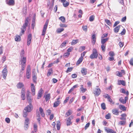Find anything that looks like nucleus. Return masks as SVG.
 Masks as SVG:
<instances>
[{
	"label": "nucleus",
	"instance_id": "1",
	"mask_svg": "<svg viewBox=\"0 0 133 133\" xmlns=\"http://www.w3.org/2000/svg\"><path fill=\"white\" fill-rule=\"evenodd\" d=\"M26 59H21L19 62L20 64L21 65V69L20 73H21L22 71L24 70L26 66Z\"/></svg>",
	"mask_w": 133,
	"mask_h": 133
},
{
	"label": "nucleus",
	"instance_id": "2",
	"mask_svg": "<svg viewBox=\"0 0 133 133\" xmlns=\"http://www.w3.org/2000/svg\"><path fill=\"white\" fill-rule=\"evenodd\" d=\"M26 75L27 79H29L31 77V68L30 65H28L26 68Z\"/></svg>",
	"mask_w": 133,
	"mask_h": 133
},
{
	"label": "nucleus",
	"instance_id": "3",
	"mask_svg": "<svg viewBox=\"0 0 133 133\" xmlns=\"http://www.w3.org/2000/svg\"><path fill=\"white\" fill-rule=\"evenodd\" d=\"M97 88H95L93 91V94L95 96H98L100 94L101 92V90L100 88L97 87Z\"/></svg>",
	"mask_w": 133,
	"mask_h": 133
},
{
	"label": "nucleus",
	"instance_id": "4",
	"mask_svg": "<svg viewBox=\"0 0 133 133\" xmlns=\"http://www.w3.org/2000/svg\"><path fill=\"white\" fill-rule=\"evenodd\" d=\"M8 70L6 65L5 66V67L2 71V73L3 78L5 79L7 75Z\"/></svg>",
	"mask_w": 133,
	"mask_h": 133
},
{
	"label": "nucleus",
	"instance_id": "5",
	"mask_svg": "<svg viewBox=\"0 0 133 133\" xmlns=\"http://www.w3.org/2000/svg\"><path fill=\"white\" fill-rule=\"evenodd\" d=\"M21 97L23 100L25 99V89L24 88H22L21 89Z\"/></svg>",
	"mask_w": 133,
	"mask_h": 133
},
{
	"label": "nucleus",
	"instance_id": "6",
	"mask_svg": "<svg viewBox=\"0 0 133 133\" xmlns=\"http://www.w3.org/2000/svg\"><path fill=\"white\" fill-rule=\"evenodd\" d=\"M30 92L29 90H28L27 91L26 93V99L28 101V103L29 104H31V102L32 101V99L30 97Z\"/></svg>",
	"mask_w": 133,
	"mask_h": 133
},
{
	"label": "nucleus",
	"instance_id": "7",
	"mask_svg": "<svg viewBox=\"0 0 133 133\" xmlns=\"http://www.w3.org/2000/svg\"><path fill=\"white\" fill-rule=\"evenodd\" d=\"M48 24V22H46L43 27V29L42 31V36H44L45 35Z\"/></svg>",
	"mask_w": 133,
	"mask_h": 133
},
{
	"label": "nucleus",
	"instance_id": "8",
	"mask_svg": "<svg viewBox=\"0 0 133 133\" xmlns=\"http://www.w3.org/2000/svg\"><path fill=\"white\" fill-rule=\"evenodd\" d=\"M93 53L90 56V58H96L97 57L98 53L96 49H94L93 50Z\"/></svg>",
	"mask_w": 133,
	"mask_h": 133
},
{
	"label": "nucleus",
	"instance_id": "9",
	"mask_svg": "<svg viewBox=\"0 0 133 133\" xmlns=\"http://www.w3.org/2000/svg\"><path fill=\"white\" fill-rule=\"evenodd\" d=\"M32 105L31 104H29V105H28L24 108V110L28 112H30L32 110Z\"/></svg>",
	"mask_w": 133,
	"mask_h": 133
},
{
	"label": "nucleus",
	"instance_id": "10",
	"mask_svg": "<svg viewBox=\"0 0 133 133\" xmlns=\"http://www.w3.org/2000/svg\"><path fill=\"white\" fill-rule=\"evenodd\" d=\"M105 98H107L108 101L111 103L112 104H114V102L112 101L110 97V96L107 94H106L105 95H104Z\"/></svg>",
	"mask_w": 133,
	"mask_h": 133
},
{
	"label": "nucleus",
	"instance_id": "11",
	"mask_svg": "<svg viewBox=\"0 0 133 133\" xmlns=\"http://www.w3.org/2000/svg\"><path fill=\"white\" fill-rule=\"evenodd\" d=\"M31 90L32 95L34 96L35 94V88L34 84L32 83L31 84Z\"/></svg>",
	"mask_w": 133,
	"mask_h": 133
},
{
	"label": "nucleus",
	"instance_id": "12",
	"mask_svg": "<svg viewBox=\"0 0 133 133\" xmlns=\"http://www.w3.org/2000/svg\"><path fill=\"white\" fill-rule=\"evenodd\" d=\"M73 116H71L67 119L66 120V124L67 126L70 125L72 124V123L71 120V119H73Z\"/></svg>",
	"mask_w": 133,
	"mask_h": 133
},
{
	"label": "nucleus",
	"instance_id": "13",
	"mask_svg": "<svg viewBox=\"0 0 133 133\" xmlns=\"http://www.w3.org/2000/svg\"><path fill=\"white\" fill-rule=\"evenodd\" d=\"M60 97L58 98L56 100L57 101L55 102L54 104V107H57L61 103V102L59 99H60Z\"/></svg>",
	"mask_w": 133,
	"mask_h": 133
},
{
	"label": "nucleus",
	"instance_id": "14",
	"mask_svg": "<svg viewBox=\"0 0 133 133\" xmlns=\"http://www.w3.org/2000/svg\"><path fill=\"white\" fill-rule=\"evenodd\" d=\"M6 4L9 5H13L15 4L14 0H6Z\"/></svg>",
	"mask_w": 133,
	"mask_h": 133
},
{
	"label": "nucleus",
	"instance_id": "15",
	"mask_svg": "<svg viewBox=\"0 0 133 133\" xmlns=\"http://www.w3.org/2000/svg\"><path fill=\"white\" fill-rule=\"evenodd\" d=\"M32 39V35L31 34H29L28 37L27 45H29L31 43V39Z\"/></svg>",
	"mask_w": 133,
	"mask_h": 133
},
{
	"label": "nucleus",
	"instance_id": "16",
	"mask_svg": "<svg viewBox=\"0 0 133 133\" xmlns=\"http://www.w3.org/2000/svg\"><path fill=\"white\" fill-rule=\"evenodd\" d=\"M125 73V71L123 70H122L121 72L119 71L117 72V75L118 76L121 77L123 75H124Z\"/></svg>",
	"mask_w": 133,
	"mask_h": 133
},
{
	"label": "nucleus",
	"instance_id": "17",
	"mask_svg": "<svg viewBox=\"0 0 133 133\" xmlns=\"http://www.w3.org/2000/svg\"><path fill=\"white\" fill-rule=\"evenodd\" d=\"M43 90H42V88H41L40 89V90L38 91V96L37 97V99H39L40 98L43 94Z\"/></svg>",
	"mask_w": 133,
	"mask_h": 133
},
{
	"label": "nucleus",
	"instance_id": "18",
	"mask_svg": "<svg viewBox=\"0 0 133 133\" xmlns=\"http://www.w3.org/2000/svg\"><path fill=\"white\" fill-rule=\"evenodd\" d=\"M81 72L83 75H85L87 74V69L84 68H81Z\"/></svg>",
	"mask_w": 133,
	"mask_h": 133
},
{
	"label": "nucleus",
	"instance_id": "19",
	"mask_svg": "<svg viewBox=\"0 0 133 133\" xmlns=\"http://www.w3.org/2000/svg\"><path fill=\"white\" fill-rule=\"evenodd\" d=\"M17 87L18 89H21V88H24V85L22 83L19 82L17 83Z\"/></svg>",
	"mask_w": 133,
	"mask_h": 133
},
{
	"label": "nucleus",
	"instance_id": "20",
	"mask_svg": "<svg viewBox=\"0 0 133 133\" xmlns=\"http://www.w3.org/2000/svg\"><path fill=\"white\" fill-rule=\"evenodd\" d=\"M119 111L118 109H114L112 110V112L113 114L118 115L119 114Z\"/></svg>",
	"mask_w": 133,
	"mask_h": 133
},
{
	"label": "nucleus",
	"instance_id": "21",
	"mask_svg": "<svg viewBox=\"0 0 133 133\" xmlns=\"http://www.w3.org/2000/svg\"><path fill=\"white\" fill-rule=\"evenodd\" d=\"M39 110L41 116L43 117H44L45 116V114L44 112L43 109V108L41 107H40L39 108Z\"/></svg>",
	"mask_w": 133,
	"mask_h": 133
},
{
	"label": "nucleus",
	"instance_id": "22",
	"mask_svg": "<svg viewBox=\"0 0 133 133\" xmlns=\"http://www.w3.org/2000/svg\"><path fill=\"white\" fill-rule=\"evenodd\" d=\"M29 23V21L28 18H26L25 21V23L23 24L22 27L24 29H26V27L28 25Z\"/></svg>",
	"mask_w": 133,
	"mask_h": 133
},
{
	"label": "nucleus",
	"instance_id": "23",
	"mask_svg": "<svg viewBox=\"0 0 133 133\" xmlns=\"http://www.w3.org/2000/svg\"><path fill=\"white\" fill-rule=\"evenodd\" d=\"M81 87L80 89V90L82 93H84L87 90V89L86 88H84L83 85H81Z\"/></svg>",
	"mask_w": 133,
	"mask_h": 133
},
{
	"label": "nucleus",
	"instance_id": "24",
	"mask_svg": "<svg viewBox=\"0 0 133 133\" xmlns=\"http://www.w3.org/2000/svg\"><path fill=\"white\" fill-rule=\"evenodd\" d=\"M105 130L107 133H116L115 131L111 129L106 128L105 129Z\"/></svg>",
	"mask_w": 133,
	"mask_h": 133
},
{
	"label": "nucleus",
	"instance_id": "25",
	"mask_svg": "<svg viewBox=\"0 0 133 133\" xmlns=\"http://www.w3.org/2000/svg\"><path fill=\"white\" fill-rule=\"evenodd\" d=\"M44 97H45L46 102L49 101L51 97L50 94H47L44 96Z\"/></svg>",
	"mask_w": 133,
	"mask_h": 133
},
{
	"label": "nucleus",
	"instance_id": "26",
	"mask_svg": "<svg viewBox=\"0 0 133 133\" xmlns=\"http://www.w3.org/2000/svg\"><path fill=\"white\" fill-rule=\"evenodd\" d=\"M118 84L119 85L122 84L123 86H125V82L123 80H119L118 81Z\"/></svg>",
	"mask_w": 133,
	"mask_h": 133
},
{
	"label": "nucleus",
	"instance_id": "27",
	"mask_svg": "<svg viewBox=\"0 0 133 133\" xmlns=\"http://www.w3.org/2000/svg\"><path fill=\"white\" fill-rule=\"evenodd\" d=\"M121 117L120 118V119L121 120H125L126 118L127 117V115L126 114H122L121 115Z\"/></svg>",
	"mask_w": 133,
	"mask_h": 133
},
{
	"label": "nucleus",
	"instance_id": "28",
	"mask_svg": "<svg viewBox=\"0 0 133 133\" xmlns=\"http://www.w3.org/2000/svg\"><path fill=\"white\" fill-rule=\"evenodd\" d=\"M92 43L94 44L96 41V37L95 35V34L92 35Z\"/></svg>",
	"mask_w": 133,
	"mask_h": 133
},
{
	"label": "nucleus",
	"instance_id": "29",
	"mask_svg": "<svg viewBox=\"0 0 133 133\" xmlns=\"http://www.w3.org/2000/svg\"><path fill=\"white\" fill-rule=\"evenodd\" d=\"M121 26L120 25H118L115 27L114 29V32L115 33L118 32L119 31Z\"/></svg>",
	"mask_w": 133,
	"mask_h": 133
},
{
	"label": "nucleus",
	"instance_id": "30",
	"mask_svg": "<svg viewBox=\"0 0 133 133\" xmlns=\"http://www.w3.org/2000/svg\"><path fill=\"white\" fill-rule=\"evenodd\" d=\"M32 79L34 82L36 83V81L37 79L36 73H35V74H34V76L32 77Z\"/></svg>",
	"mask_w": 133,
	"mask_h": 133
},
{
	"label": "nucleus",
	"instance_id": "31",
	"mask_svg": "<svg viewBox=\"0 0 133 133\" xmlns=\"http://www.w3.org/2000/svg\"><path fill=\"white\" fill-rule=\"evenodd\" d=\"M72 114V111L71 110H69L66 113L65 116L66 117H68Z\"/></svg>",
	"mask_w": 133,
	"mask_h": 133
},
{
	"label": "nucleus",
	"instance_id": "32",
	"mask_svg": "<svg viewBox=\"0 0 133 133\" xmlns=\"http://www.w3.org/2000/svg\"><path fill=\"white\" fill-rule=\"evenodd\" d=\"M119 109L123 111H125L126 110L125 107L122 105H119Z\"/></svg>",
	"mask_w": 133,
	"mask_h": 133
},
{
	"label": "nucleus",
	"instance_id": "33",
	"mask_svg": "<svg viewBox=\"0 0 133 133\" xmlns=\"http://www.w3.org/2000/svg\"><path fill=\"white\" fill-rule=\"evenodd\" d=\"M21 37L19 35H16V36L15 37V40L16 41H19L21 40Z\"/></svg>",
	"mask_w": 133,
	"mask_h": 133
},
{
	"label": "nucleus",
	"instance_id": "34",
	"mask_svg": "<svg viewBox=\"0 0 133 133\" xmlns=\"http://www.w3.org/2000/svg\"><path fill=\"white\" fill-rule=\"evenodd\" d=\"M108 40V38H107L105 39H102L101 40V43L102 44H105V42L107 41Z\"/></svg>",
	"mask_w": 133,
	"mask_h": 133
},
{
	"label": "nucleus",
	"instance_id": "35",
	"mask_svg": "<svg viewBox=\"0 0 133 133\" xmlns=\"http://www.w3.org/2000/svg\"><path fill=\"white\" fill-rule=\"evenodd\" d=\"M52 72L53 70L51 68L49 69L47 74L48 76H49Z\"/></svg>",
	"mask_w": 133,
	"mask_h": 133
},
{
	"label": "nucleus",
	"instance_id": "36",
	"mask_svg": "<svg viewBox=\"0 0 133 133\" xmlns=\"http://www.w3.org/2000/svg\"><path fill=\"white\" fill-rule=\"evenodd\" d=\"M78 42V39L73 40L71 42V44L72 45H74L77 43Z\"/></svg>",
	"mask_w": 133,
	"mask_h": 133
},
{
	"label": "nucleus",
	"instance_id": "37",
	"mask_svg": "<svg viewBox=\"0 0 133 133\" xmlns=\"http://www.w3.org/2000/svg\"><path fill=\"white\" fill-rule=\"evenodd\" d=\"M119 100L123 104L125 103L126 102V99H123L122 97Z\"/></svg>",
	"mask_w": 133,
	"mask_h": 133
},
{
	"label": "nucleus",
	"instance_id": "38",
	"mask_svg": "<svg viewBox=\"0 0 133 133\" xmlns=\"http://www.w3.org/2000/svg\"><path fill=\"white\" fill-rule=\"evenodd\" d=\"M59 19L63 23H64L65 22V18L64 17L61 16L59 18Z\"/></svg>",
	"mask_w": 133,
	"mask_h": 133
},
{
	"label": "nucleus",
	"instance_id": "39",
	"mask_svg": "<svg viewBox=\"0 0 133 133\" xmlns=\"http://www.w3.org/2000/svg\"><path fill=\"white\" fill-rule=\"evenodd\" d=\"M36 114L37 116L38 117L37 120L38 121H40V114L38 111H36Z\"/></svg>",
	"mask_w": 133,
	"mask_h": 133
},
{
	"label": "nucleus",
	"instance_id": "40",
	"mask_svg": "<svg viewBox=\"0 0 133 133\" xmlns=\"http://www.w3.org/2000/svg\"><path fill=\"white\" fill-rule=\"evenodd\" d=\"M66 43V41H65L63 42L61 44L60 46L61 48H62L65 46V45Z\"/></svg>",
	"mask_w": 133,
	"mask_h": 133
},
{
	"label": "nucleus",
	"instance_id": "41",
	"mask_svg": "<svg viewBox=\"0 0 133 133\" xmlns=\"http://www.w3.org/2000/svg\"><path fill=\"white\" fill-rule=\"evenodd\" d=\"M82 61L83 59H79L76 63V65H78L82 62Z\"/></svg>",
	"mask_w": 133,
	"mask_h": 133
},
{
	"label": "nucleus",
	"instance_id": "42",
	"mask_svg": "<svg viewBox=\"0 0 133 133\" xmlns=\"http://www.w3.org/2000/svg\"><path fill=\"white\" fill-rule=\"evenodd\" d=\"M94 19L95 16L94 15H92L90 16L89 20L91 22H92L94 20Z\"/></svg>",
	"mask_w": 133,
	"mask_h": 133
},
{
	"label": "nucleus",
	"instance_id": "43",
	"mask_svg": "<svg viewBox=\"0 0 133 133\" xmlns=\"http://www.w3.org/2000/svg\"><path fill=\"white\" fill-rule=\"evenodd\" d=\"M101 107L102 108L103 110H105L106 109V105L105 104L103 103L101 104Z\"/></svg>",
	"mask_w": 133,
	"mask_h": 133
},
{
	"label": "nucleus",
	"instance_id": "44",
	"mask_svg": "<svg viewBox=\"0 0 133 133\" xmlns=\"http://www.w3.org/2000/svg\"><path fill=\"white\" fill-rule=\"evenodd\" d=\"M73 69V67H70L68 68L66 70V72L67 73H68L69 72H70Z\"/></svg>",
	"mask_w": 133,
	"mask_h": 133
},
{
	"label": "nucleus",
	"instance_id": "45",
	"mask_svg": "<svg viewBox=\"0 0 133 133\" xmlns=\"http://www.w3.org/2000/svg\"><path fill=\"white\" fill-rule=\"evenodd\" d=\"M60 123L59 121H58L56 124V127L57 129L58 130H59L60 129Z\"/></svg>",
	"mask_w": 133,
	"mask_h": 133
},
{
	"label": "nucleus",
	"instance_id": "46",
	"mask_svg": "<svg viewBox=\"0 0 133 133\" xmlns=\"http://www.w3.org/2000/svg\"><path fill=\"white\" fill-rule=\"evenodd\" d=\"M34 131L36 132L37 130V126L36 124H35L34 125Z\"/></svg>",
	"mask_w": 133,
	"mask_h": 133
},
{
	"label": "nucleus",
	"instance_id": "47",
	"mask_svg": "<svg viewBox=\"0 0 133 133\" xmlns=\"http://www.w3.org/2000/svg\"><path fill=\"white\" fill-rule=\"evenodd\" d=\"M111 117V115L109 113H108L105 116V117L107 119H110Z\"/></svg>",
	"mask_w": 133,
	"mask_h": 133
},
{
	"label": "nucleus",
	"instance_id": "48",
	"mask_svg": "<svg viewBox=\"0 0 133 133\" xmlns=\"http://www.w3.org/2000/svg\"><path fill=\"white\" fill-rule=\"evenodd\" d=\"M64 30L63 28H58L57 30V32L58 33H59Z\"/></svg>",
	"mask_w": 133,
	"mask_h": 133
},
{
	"label": "nucleus",
	"instance_id": "49",
	"mask_svg": "<svg viewBox=\"0 0 133 133\" xmlns=\"http://www.w3.org/2000/svg\"><path fill=\"white\" fill-rule=\"evenodd\" d=\"M24 50H22L21 53V58H25L24 57Z\"/></svg>",
	"mask_w": 133,
	"mask_h": 133
},
{
	"label": "nucleus",
	"instance_id": "50",
	"mask_svg": "<svg viewBox=\"0 0 133 133\" xmlns=\"http://www.w3.org/2000/svg\"><path fill=\"white\" fill-rule=\"evenodd\" d=\"M105 44H102L101 46V48L102 51H104L105 50Z\"/></svg>",
	"mask_w": 133,
	"mask_h": 133
},
{
	"label": "nucleus",
	"instance_id": "51",
	"mask_svg": "<svg viewBox=\"0 0 133 133\" xmlns=\"http://www.w3.org/2000/svg\"><path fill=\"white\" fill-rule=\"evenodd\" d=\"M105 22L108 25H110L111 24V23L110 20L108 19H105Z\"/></svg>",
	"mask_w": 133,
	"mask_h": 133
},
{
	"label": "nucleus",
	"instance_id": "52",
	"mask_svg": "<svg viewBox=\"0 0 133 133\" xmlns=\"http://www.w3.org/2000/svg\"><path fill=\"white\" fill-rule=\"evenodd\" d=\"M85 47L84 46H82L79 49V51L82 52L85 49Z\"/></svg>",
	"mask_w": 133,
	"mask_h": 133
},
{
	"label": "nucleus",
	"instance_id": "53",
	"mask_svg": "<svg viewBox=\"0 0 133 133\" xmlns=\"http://www.w3.org/2000/svg\"><path fill=\"white\" fill-rule=\"evenodd\" d=\"M125 121H120L119 123V124L121 125H124L125 123Z\"/></svg>",
	"mask_w": 133,
	"mask_h": 133
},
{
	"label": "nucleus",
	"instance_id": "54",
	"mask_svg": "<svg viewBox=\"0 0 133 133\" xmlns=\"http://www.w3.org/2000/svg\"><path fill=\"white\" fill-rule=\"evenodd\" d=\"M29 123L25 122L24 123V128L25 130H27L28 128V124H29Z\"/></svg>",
	"mask_w": 133,
	"mask_h": 133
},
{
	"label": "nucleus",
	"instance_id": "55",
	"mask_svg": "<svg viewBox=\"0 0 133 133\" xmlns=\"http://www.w3.org/2000/svg\"><path fill=\"white\" fill-rule=\"evenodd\" d=\"M26 29H24L23 28H21V31L20 33V36L22 35V34H24V32L26 30Z\"/></svg>",
	"mask_w": 133,
	"mask_h": 133
},
{
	"label": "nucleus",
	"instance_id": "56",
	"mask_svg": "<svg viewBox=\"0 0 133 133\" xmlns=\"http://www.w3.org/2000/svg\"><path fill=\"white\" fill-rule=\"evenodd\" d=\"M28 112L27 111L25 112H23V116L25 117H26L28 116Z\"/></svg>",
	"mask_w": 133,
	"mask_h": 133
},
{
	"label": "nucleus",
	"instance_id": "57",
	"mask_svg": "<svg viewBox=\"0 0 133 133\" xmlns=\"http://www.w3.org/2000/svg\"><path fill=\"white\" fill-rule=\"evenodd\" d=\"M83 30L87 32V26H83L82 27Z\"/></svg>",
	"mask_w": 133,
	"mask_h": 133
},
{
	"label": "nucleus",
	"instance_id": "58",
	"mask_svg": "<svg viewBox=\"0 0 133 133\" xmlns=\"http://www.w3.org/2000/svg\"><path fill=\"white\" fill-rule=\"evenodd\" d=\"M70 55V53L68 52H67L65 53L63 55V57H67L69 55Z\"/></svg>",
	"mask_w": 133,
	"mask_h": 133
},
{
	"label": "nucleus",
	"instance_id": "59",
	"mask_svg": "<svg viewBox=\"0 0 133 133\" xmlns=\"http://www.w3.org/2000/svg\"><path fill=\"white\" fill-rule=\"evenodd\" d=\"M69 4V3L68 2H66V3L64 2L63 3V5L64 7H67Z\"/></svg>",
	"mask_w": 133,
	"mask_h": 133
},
{
	"label": "nucleus",
	"instance_id": "60",
	"mask_svg": "<svg viewBox=\"0 0 133 133\" xmlns=\"http://www.w3.org/2000/svg\"><path fill=\"white\" fill-rule=\"evenodd\" d=\"M47 114L48 115H50L51 112V110L50 109H48L46 111Z\"/></svg>",
	"mask_w": 133,
	"mask_h": 133
},
{
	"label": "nucleus",
	"instance_id": "61",
	"mask_svg": "<svg viewBox=\"0 0 133 133\" xmlns=\"http://www.w3.org/2000/svg\"><path fill=\"white\" fill-rule=\"evenodd\" d=\"M125 30L124 29L120 34H121V35H123L125 34Z\"/></svg>",
	"mask_w": 133,
	"mask_h": 133
},
{
	"label": "nucleus",
	"instance_id": "62",
	"mask_svg": "<svg viewBox=\"0 0 133 133\" xmlns=\"http://www.w3.org/2000/svg\"><path fill=\"white\" fill-rule=\"evenodd\" d=\"M90 124V123H88L86 124L84 128L85 130H86L87 128L89 127Z\"/></svg>",
	"mask_w": 133,
	"mask_h": 133
},
{
	"label": "nucleus",
	"instance_id": "63",
	"mask_svg": "<svg viewBox=\"0 0 133 133\" xmlns=\"http://www.w3.org/2000/svg\"><path fill=\"white\" fill-rule=\"evenodd\" d=\"M5 121L7 123H9L10 122V119L9 118L7 117L5 119Z\"/></svg>",
	"mask_w": 133,
	"mask_h": 133
},
{
	"label": "nucleus",
	"instance_id": "64",
	"mask_svg": "<svg viewBox=\"0 0 133 133\" xmlns=\"http://www.w3.org/2000/svg\"><path fill=\"white\" fill-rule=\"evenodd\" d=\"M109 55L110 56H113L115 55V54L113 52H110L109 53Z\"/></svg>",
	"mask_w": 133,
	"mask_h": 133
}]
</instances>
